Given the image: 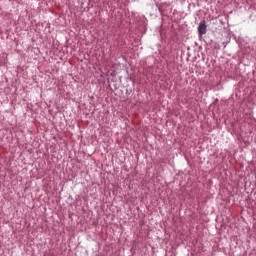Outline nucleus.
Segmentation results:
<instances>
[{
    "instance_id": "nucleus-1",
    "label": "nucleus",
    "mask_w": 256,
    "mask_h": 256,
    "mask_svg": "<svg viewBox=\"0 0 256 256\" xmlns=\"http://www.w3.org/2000/svg\"><path fill=\"white\" fill-rule=\"evenodd\" d=\"M198 33L199 35H206L207 33V24L205 23V20L201 21L198 25Z\"/></svg>"
}]
</instances>
